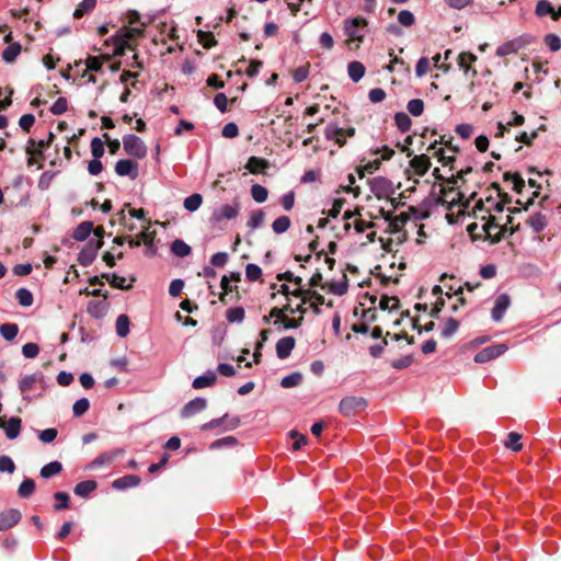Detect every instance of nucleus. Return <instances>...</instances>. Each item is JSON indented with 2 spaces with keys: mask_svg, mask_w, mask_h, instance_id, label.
<instances>
[{
  "mask_svg": "<svg viewBox=\"0 0 561 561\" xmlns=\"http://www.w3.org/2000/svg\"><path fill=\"white\" fill-rule=\"evenodd\" d=\"M394 123L401 133L410 130L412 126V121L410 116L404 112H398L394 114Z\"/></svg>",
  "mask_w": 561,
  "mask_h": 561,
  "instance_id": "obj_31",
  "label": "nucleus"
},
{
  "mask_svg": "<svg viewBox=\"0 0 561 561\" xmlns=\"http://www.w3.org/2000/svg\"><path fill=\"white\" fill-rule=\"evenodd\" d=\"M22 46L20 43H11L8 47L2 51V58L5 62L12 64L15 61L16 57L20 55Z\"/></svg>",
  "mask_w": 561,
  "mask_h": 561,
  "instance_id": "obj_27",
  "label": "nucleus"
},
{
  "mask_svg": "<svg viewBox=\"0 0 561 561\" xmlns=\"http://www.w3.org/2000/svg\"><path fill=\"white\" fill-rule=\"evenodd\" d=\"M285 312L294 313V310L289 304L285 305L283 308L274 307L270 311L271 318H276L274 324L277 325L279 323L284 324V318H286Z\"/></svg>",
  "mask_w": 561,
  "mask_h": 561,
  "instance_id": "obj_34",
  "label": "nucleus"
},
{
  "mask_svg": "<svg viewBox=\"0 0 561 561\" xmlns=\"http://www.w3.org/2000/svg\"><path fill=\"white\" fill-rule=\"evenodd\" d=\"M367 20L362 16H356L354 19H346L344 21V33L347 35V43L350 44L353 41L362 42L364 36L357 33L358 27H364L367 25Z\"/></svg>",
  "mask_w": 561,
  "mask_h": 561,
  "instance_id": "obj_5",
  "label": "nucleus"
},
{
  "mask_svg": "<svg viewBox=\"0 0 561 561\" xmlns=\"http://www.w3.org/2000/svg\"><path fill=\"white\" fill-rule=\"evenodd\" d=\"M380 165H381V160H379V159L369 161L364 167L357 168L358 176L362 179L365 176V173L371 174L375 171H377L380 168Z\"/></svg>",
  "mask_w": 561,
  "mask_h": 561,
  "instance_id": "obj_51",
  "label": "nucleus"
},
{
  "mask_svg": "<svg viewBox=\"0 0 561 561\" xmlns=\"http://www.w3.org/2000/svg\"><path fill=\"white\" fill-rule=\"evenodd\" d=\"M171 251L173 252L174 255L179 257H184L191 253L192 249L183 240L176 239L171 244Z\"/></svg>",
  "mask_w": 561,
  "mask_h": 561,
  "instance_id": "obj_35",
  "label": "nucleus"
},
{
  "mask_svg": "<svg viewBox=\"0 0 561 561\" xmlns=\"http://www.w3.org/2000/svg\"><path fill=\"white\" fill-rule=\"evenodd\" d=\"M140 478L136 474H127L113 482V488L117 490H125L128 488L137 486L140 483Z\"/></svg>",
  "mask_w": 561,
  "mask_h": 561,
  "instance_id": "obj_18",
  "label": "nucleus"
},
{
  "mask_svg": "<svg viewBox=\"0 0 561 561\" xmlns=\"http://www.w3.org/2000/svg\"><path fill=\"white\" fill-rule=\"evenodd\" d=\"M245 276L250 282H256L262 276V270L259 265L249 263L245 266Z\"/></svg>",
  "mask_w": 561,
  "mask_h": 561,
  "instance_id": "obj_54",
  "label": "nucleus"
},
{
  "mask_svg": "<svg viewBox=\"0 0 561 561\" xmlns=\"http://www.w3.org/2000/svg\"><path fill=\"white\" fill-rule=\"evenodd\" d=\"M296 345V340L293 336H285L276 343V354L280 359L287 358Z\"/></svg>",
  "mask_w": 561,
  "mask_h": 561,
  "instance_id": "obj_14",
  "label": "nucleus"
},
{
  "mask_svg": "<svg viewBox=\"0 0 561 561\" xmlns=\"http://www.w3.org/2000/svg\"><path fill=\"white\" fill-rule=\"evenodd\" d=\"M35 491V482L33 479L25 478L18 489V493L22 499L30 497Z\"/></svg>",
  "mask_w": 561,
  "mask_h": 561,
  "instance_id": "obj_38",
  "label": "nucleus"
},
{
  "mask_svg": "<svg viewBox=\"0 0 561 561\" xmlns=\"http://www.w3.org/2000/svg\"><path fill=\"white\" fill-rule=\"evenodd\" d=\"M115 172L119 176H129L135 180L138 176V164L129 159H122L116 162Z\"/></svg>",
  "mask_w": 561,
  "mask_h": 561,
  "instance_id": "obj_8",
  "label": "nucleus"
},
{
  "mask_svg": "<svg viewBox=\"0 0 561 561\" xmlns=\"http://www.w3.org/2000/svg\"><path fill=\"white\" fill-rule=\"evenodd\" d=\"M251 196L256 203H264L267 199L268 191L260 184H253L251 186Z\"/></svg>",
  "mask_w": 561,
  "mask_h": 561,
  "instance_id": "obj_46",
  "label": "nucleus"
},
{
  "mask_svg": "<svg viewBox=\"0 0 561 561\" xmlns=\"http://www.w3.org/2000/svg\"><path fill=\"white\" fill-rule=\"evenodd\" d=\"M217 380V376L213 371H208L207 374L203 376H198L193 381V387L195 389H202L205 387L213 386L215 381Z\"/></svg>",
  "mask_w": 561,
  "mask_h": 561,
  "instance_id": "obj_28",
  "label": "nucleus"
},
{
  "mask_svg": "<svg viewBox=\"0 0 561 561\" xmlns=\"http://www.w3.org/2000/svg\"><path fill=\"white\" fill-rule=\"evenodd\" d=\"M511 305V298L507 294L500 295L496 300L495 305L492 309V319L494 321H501L505 311Z\"/></svg>",
  "mask_w": 561,
  "mask_h": 561,
  "instance_id": "obj_13",
  "label": "nucleus"
},
{
  "mask_svg": "<svg viewBox=\"0 0 561 561\" xmlns=\"http://www.w3.org/2000/svg\"><path fill=\"white\" fill-rule=\"evenodd\" d=\"M96 488L98 483L94 480H85L79 482L75 486L73 492L80 497H88Z\"/></svg>",
  "mask_w": 561,
  "mask_h": 561,
  "instance_id": "obj_22",
  "label": "nucleus"
},
{
  "mask_svg": "<svg viewBox=\"0 0 561 561\" xmlns=\"http://www.w3.org/2000/svg\"><path fill=\"white\" fill-rule=\"evenodd\" d=\"M324 136L328 140H334L339 147H343L346 144V137L344 136V128L329 124L324 128Z\"/></svg>",
  "mask_w": 561,
  "mask_h": 561,
  "instance_id": "obj_15",
  "label": "nucleus"
},
{
  "mask_svg": "<svg viewBox=\"0 0 561 561\" xmlns=\"http://www.w3.org/2000/svg\"><path fill=\"white\" fill-rule=\"evenodd\" d=\"M22 420L18 416L10 417L4 427L5 435L9 439H15L21 432Z\"/></svg>",
  "mask_w": 561,
  "mask_h": 561,
  "instance_id": "obj_21",
  "label": "nucleus"
},
{
  "mask_svg": "<svg viewBox=\"0 0 561 561\" xmlns=\"http://www.w3.org/2000/svg\"><path fill=\"white\" fill-rule=\"evenodd\" d=\"M379 308L381 310H397L400 308V300L396 296L383 295L379 301Z\"/></svg>",
  "mask_w": 561,
  "mask_h": 561,
  "instance_id": "obj_40",
  "label": "nucleus"
},
{
  "mask_svg": "<svg viewBox=\"0 0 561 561\" xmlns=\"http://www.w3.org/2000/svg\"><path fill=\"white\" fill-rule=\"evenodd\" d=\"M543 42L551 51H558L561 48V38L554 33L547 34Z\"/></svg>",
  "mask_w": 561,
  "mask_h": 561,
  "instance_id": "obj_58",
  "label": "nucleus"
},
{
  "mask_svg": "<svg viewBox=\"0 0 561 561\" xmlns=\"http://www.w3.org/2000/svg\"><path fill=\"white\" fill-rule=\"evenodd\" d=\"M203 203V196L198 193H194L184 199V207L188 211L197 210Z\"/></svg>",
  "mask_w": 561,
  "mask_h": 561,
  "instance_id": "obj_43",
  "label": "nucleus"
},
{
  "mask_svg": "<svg viewBox=\"0 0 561 561\" xmlns=\"http://www.w3.org/2000/svg\"><path fill=\"white\" fill-rule=\"evenodd\" d=\"M526 224L531 227L535 232H541L547 227L548 220L546 215L535 213L527 219Z\"/></svg>",
  "mask_w": 561,
  "mask_h": 561,
  "instance_id": "obj_20",
  "label": "nucleus"
},
{
  "mask_svg": "<svg viewBox=\"0 0 561 561\" xmlns=\"http://www.w3.org/2000/svg\"><path fill=\"white\" fill-rule=\"evenodd\" d=\"M482 220H485V222L480 227L482 231L481 238H483V241H489L490 244H496L505 238L507 226L499 225L495 216L489 213L488 216L482 217Z\"/></svg>",
  "mask_w": 561,
  "mask_h": 561,
  "instance_id": "obj_1",
  "label": "nucleus"
},
{
  "mask_svg": "<svg viewBox=\"0 0 561 561\" xmlns=\"http://www.w3.org/2000/svg\"><path fill=\"white\" fill-rule=\"evenodd\" d=\"M477 60V56L473 55L472 53H461L459 56H458V65L461 69H463L465 72L469 71L470 70V66L469 64L470 62H473Z\"/></svg>",
  "mask_w": 561,
  "mask_h": 561,
  "instance_id": "obj_52",
  "label": "nucleus"
},
{
  "mask_svg": "<svg viewBox=\"0 0 561 561\" xmlns=\"http://www.w3.org/2000/svg\"><path fill=\"white\" fill-rule=\"evenodd\" d=\"M536 14L539 16H545L550 14L553 19L554 9L552 4L548 0H539L536 4Z\"/></svg>",
  "mask_w": 561,
  "mask_h": 561,
  "instance_id": "obj_47",
  "label": "nucleus"
},
{
  "mask_svg": "<svg viewBox=\"0 0 561 561\" xmlns=\"http://www.w3.org/2000/svg\"><path fill=\"white\" fill-rule=\"evenodd\" d=\"M96 5V0H82L73 12L75 19H81L92 12Z\"/></svg>",
  "mask_w": 561,
  "mask_h": 561,
  "instance_id": "obj_29",
  "label": "nucleus"
},
{
  "mask_svg": "<svg viewBox=\"0 0 561 561\" xmlns=\"http://www.w3.org/2000/svg\"><path fill=\"white\" fill-rule=\"evenodd\" d=\"M124 454V450L121 449V448H117V449H113V450H110V451H106V453H103V454H100L93 461H92V466L93 467H102V466H107V465H111L112 462L115 461V459L118 457V456H122Z\"/></svg>",
  "mask_w": 561,
  "mask_h": 561,
  "instance_id": "obj_16",
  "label": "nucleus"
},
{
  "mask_svg": "<svg viewBox=\"0 0 561 561\" xmlns=\"http://www.w3.org/2000/svg\"><path fill=\"white\" fill-rule=\"evenodd\" d=\"M115 329L119 337H126L129 333V318L126 314H119L116 319Z\"/></svg>",
  "mask_w": 561,
  "mask_h": 561,
  "instance_id": "obj_33",
  "label": "nucleus"
},
{
  "mask_svg": "<svg viewBox=\"0 0 561 561\" xmlns=\"http://www.w3.org/2000/svg\"><path fill=\"white\" fill-rule=\"evenodd\" d=\"M302 374L299 371L291 373L290 375L284 377L280 381V386L283 388H291L299 386L302 381Z\"/></svg>",
  "mask_w": 561,
  "mask_h": 561,
  "instance_id": "obj_44",
  "label": "nucleus"
},
{
  "mask_svg": "<svg viewBox=\"0 0 561 561\" xmlns=\"http://www.w3.org/2000/svg\"><path fill=\"white\" fill-rule=\"evenodd\" d=\"M19 333V327L15 323H4L0 325V334L7 341H12Z\"/></svg>",
  "mask_w": 561,
  "mask_h": 561,
  "instance_id": "obj_39",
  "label": "nucleus"
},
{
  "mask_svg": "<svg viewBox=\"0 0 561 561\" xmlns=\"http://www.w3.org/2000/svg\"><path fill=\"white\" fill-rule=\"evenodd\" d=\"M503 180L505 182L512 181L513 182V190L517 194L523 193V188L525 187V181L522 178V175L518 172L512 173V172H505L503 174Z\"/></svg>",
  "mask_w": 561,
  "mask_h": 561,
  "instance_id": "obj_25",
  "label": "nucleus"
},
{
  "mask_svg": "<svg viewBox=\"0 0 561 561\" xmlns=\"http://www.w3.org/2000/svg\"><path fill=\"white\" fill-rule=\"evenodd\" d=\"M206 407H207L206 399L195 398L194 400H191L183 407V409L181 411V416L182 417H191L194 414L204 411L206 409Z\"/></svg>",
  "mask_w": 561,
  "mask_h": 561,
  "instance_id": "obj_11",
  "label": "nucleus"
},
{
  "mask_svg": "<svg viewBox=\"0 0 561 561\" xmlns=\"http://www.w3.org/2000/svg\"><path fill=\"white\" fill-rule=\"evenodd\" d=\"M197 38L204 48L209 49L217 45V41L211 32L198 31Z\"/></svg>",
  "mask_w": 561,
  "mask_h": 561,
  "instance_id": "obj_45",
  "label": "nucleus"
},
{
  "mask_svg": "<svg viewBox=\"0 0 561 561\" xmlns=\"http://www.w3.org/2000/svg\"><path fill=\"white\" fill-rule=\"evenodd\" d=\"M134 34L142 35V31L138 28H129L126 30L122 37L116 39L114 50L115 56H124L127 48L134 49L129 44V39L134 36Z\"/></svg>",
  "mask_w": 561,
  "mask_h": 561,
  "instance_id": "obj_10",
  "label": "nucleus"
},
{
  "mask_svg": "<svg viewBox=\"0 0 561 561\" xmlns=\"http://www.w3.org/2000/svg\"><path fill=\"white\" fill-rule=\"evenodd\" d=\"M93 230L92 221H82L73 231L72 238L77 241H84Z\"/></svg>",
  "mask_w": 561,
  "mask_h": 561,
  "instance_id": "obj_24",
  "label": "nucleus"
},
{
  "mask_svg": "<svg viewBox=\"0 0 561 561\" xmlns=\"http://www.w3.org/2000/svg\"><path fill=\"white\" fill-rule=\"evenodd\" d=\"M110 59H111V56H108V55H103L101 57L89 56L85 61V65L89 70L98 72L102 69L103 61H107Z\"/></svg>",
  "mask_w": 561,
  "mask_h": 561,
  "instance_id": "obj_41",
  "label": "nucleus"
},
{
  "mask_svg": "<svg viewBox=\"0 0 561 561\" xmlns=\"http://www.w3.org/2000/svg\"><path fill=\"white\" fill-rule=\"evenodd\" d=\"M55 500L59 501L58 504L54 505L55 511H62L69 508V494L66 492H56L54 494Z\"/></svg>",
  "mask_w": 561,
  "mask_h": 561,
  "instance_id": "obj_61",
  "label": "nucleus"
},
{
  "mask_svg": "<svg viewBox=\"0 0 561 561\" xmlns=\"http://www.w3.org/2000/svg\"><path fill=\"white\" fill-rule=\"evenodd\" d=\"M89 408H90L89 400L87 398H81V399L77 400L72 407L73 415L77 417H80L88 412Z\"/></svg>",
  "mask_w": 561,
  "mask_h": 561,
  "instance_id": "obj_50",
  "label": "nucleus"
},
{
  "mask_svg": "<svg viewBox=\"0 0 561 561\" xmlns=\"http://www.w3.org/2000/svg\"><path fill=\"white\" fill-rule=\"evenodd\" d=\"M21 512L15 508H9L0 513V531H5L15 526L21 520Z\"/></svg>",
  "mask_w": 561,
  "mask_h": 561,
  "instance_id": "obj_9",
  "label": "nucleus"
},
{
  "mask_svg": "<svg viewBox=\"0 0 561 561\" xmlns=\"http://www.w3.org/2000/svg\"><path fill=\"white\" fill-rule=\"evenodd\" d=\"M522 435L517 432H511L507 435V438L504 443L505 447L512 449L513 451H519L523 449V444L520 443Z\"/></svg>",
  "mask_w": 561,
  "mask_h": 561,
  "instance_id": "obj_36",
  "label": "nucleus"
},
{
  "mask_svg": "<svg viewBox=\"0 0 561 561\" xmlns=\"http://www.w3.org/2000/svg\"><path fill=\"white\" fill-rule=\"evenodd\" d=\"M459 328V321L454 319V318H449L447 319L445 325H444V329L442 331V336L445 337V339H449Z\"/></svg>",
  "mask_w": 561,
  "mask_h": 561,
  "instance_id": "obj_57",
  "label": "nucleus"
},
{
  "mask_svg": "<svg viewBox=\"0 0 561 561\" xmlns=\"http://www.w3.org/2000/svg\"><path fill=\"white\" fill-rule=\"evenodd\" d=\"M268 167L270 162L266 159L254 156L250 157L245 164V168L252 174H257L259 172L266 170Z\"/></svg>",
  "mask_w": 561,
  "mask_h": 561,
  "instance_id": "obj_19",
  "label": "nucleus"
},
{
  "mask_svg": "<svg viewBox=\"0 0 561 561\" xmlns=\"http://www.w3.org/2000/svg\"><path fill=\"white\" fill-rule=\"evenodd\" d=\"M367 400L363 397L348 396L341 400L339 412L344 416H354L367 408Z\"/></svg>",
  "mask_w": 561,
  "mask_h": 561,
  "instance_id": "obj_2",
  "label": "nucleus"
},
{
  "mask_svg": "<svg viewBox=\"0 0 561 561\" xmlns=\"http://www.w3.org/2000/svg\"><path fill=\"white\" fill-rule=\"evenodd\" d=\"M61 470H62L61 462L55 460V461H51V462L45 465L41 469V477L44 479H49V478L60 473Z\"/></svg>",
  "mask_w": 561,
  "mask_h": 561,
  "instance_id": "obj_30",
  "label": "nucleus"
},
{
  "mask_svg": "<svg viewBox=\"0 0 561 561\" xmlns=\"http://www.w3.org/2000/svg\"><path fill=\"white\" fill-rule=\"evenodd\" d=\"M307 293H308V300L309 299H312L313 301L310 304V308L312 309L313 313L314 314H320L321 313V309H320V306L325 304V299L324 297L319 294L318 291L316 290H311V289H307Z\"/></svg>",
  "mask_w": 561,
  "mask_h": 561,
  "instance_id": "obj_32",
  "label": "nucleus"
},
{
  "mask_svg": "<svg viewBox=\"0 0 561 561\" xmlns=\"http://www.w3.org/2000/svg\"><path fill=\"white\" fill-rule=\"evenodd\" d=\"M239 214V206H232V205H224L219 209L215 210L213 214V218L215 221H221L222 219H233Z\"/></svg>",
  "mask_w": 561,
  "mask_h": 561,
  "instance_id": "obj_17",
  "label": "nucleus"
},
{
  "mask_svg": "<svg viewBox=\"0 0 561 561\" xmlns=\"http://www.w3.org/2000/svg\"><path fill=\"white\" fill-rule=\"evenodd\" d=\"M68 110L67 99L64 96L58 98L50 107L54 115H61Z\"/></svg>",
  "mask_w": 561,
  "mask_h": 561,
  "instance_id": "obj_62",
  "label": "nucleus"
},
{
  "mask_svg": "<svg viewBox=\"0 0 561 561\" xmlns=\"http://www.w3.org/2000/svg\"><path fill=\"white\" fill-rule=\"evenodd\" d=\"M291 225L290 218L288 216H280L276 218L272 224V229L276 234H280L286 232Z\"/></svg>",
  "mask_w": 561,
  "mask_h": 561,
  "instance_id": "obj_37",
  "label": "nucleus"
},
{
  "mask_svg": "<svg viewBox=\"0 0 561 561\" xmlns=\"http://www.w3.org/2000/svg\"><path fill=\"white\" fill-rule=\"evenodd\" d=\"M106 304L103 301H90L88 305V312L94 318H100L106 310Z\"/></svg>",
  "mask_w": 561,
  "mask_h": 561,
  "instance_id": "obj_48",
  "label": "nucleus"
},
{
  "mask_svg": "<svg viewBox=\"0 0 561 561\" xmlns=\"http://www.w3.org/2000/svg\"><path fill=\"white\" fill-rule=\"evenodd\" d=\"M506 351H507V346L505 344H496V345L488 346L476 354L474 362L479 363V364L488 363L492 359H495L496 357H499Z\"/></svg>",
  "mask_w": 561,
  "mask_h": 561,
  "instance_id": "obj_7",
  "label": "nucleus"
},
{
  "mask_svg": "<svg viewBox=\"0 0 561 561\" xmlns=\"http://www.w3.org/2000/svg\"><path fill=\"white\" fill-rule=\"evenodd\" d=\"M431 165H432L431 159L427 154L414 156L410 160V167L420 176L425 175L426 172L430 170Z\"/></svg>",
  "mask_w": 561,
  "mask_h": 561,
  "instance_id": "obj_12",
  "label": "nucleus"
},
{
  "mask_svg": "<svg viewBox=\"0 0 561 561\" xmlns=\"http://www.w3.org/2000/svg\"><path fill=\"white\" fill-rule=\"evenodd\" d=\"M264 221V211L259 209L254 210L250 215V219L248 220V226L255 229L259 228Z\"/></svg>",
  "mask_w": 561,
  "mask_h": 561,
  "instance_id": "obj_64",
  "label": "nucleus"
},
{
  "mask_svg": "<svg viewBox=\"0 0 561 561\" xmlns=\"http://www.w3.org/2000/svg\"><path fill=\"white\" fill-rule=\"evenodd\" d=\"M371 192L380 199L388 194L393 193L392 182L383 176H377L368 181Z\"/></svg>",
  "mask_w": 561,
  "mask_h": 561,
  "instance_id": "obj_6",
  "label": "nucleus"
},
{
  "mask_svg": "<svg viewBox=\"0 0 561 561\" xmlns=\"http://www.w3.org/2000/svg\"><path fill=\"white\" fill-rule=\"evenodd\" d=\"M91 153L93 159H100L104 154V144L99 137L91 140Z\"/></svg>",
  "mask_w": 561,
  "mask_h": 561,
  "instance_id": "obj_63",
  "label": "nucleus"
},
{
  "mask_svg": "<svg viewBox=\"0 0 561 561\" xmlns=\"http://www.w3.org/2000/svg\"><path fill=\"white\" fill-rule=\"evenodd\" d=\"M327 288L330 289L331 293L343 296L347 293L348 289V278L345 273H343L342 280L340 282H329L327 283Z\"/></svg>",
  "mask_w": 561,
  "mask_h": 561,
  "instance_id": "obj_23",
  "label": "nucleus"
},
{
  "mask_svg": "<svg viewBox=\"0 0 561 561\" xmlns=\"http://www.w3.org/2000/svg\"><path fill=\"white\" fill-rule=\"evenodd\" d=\"M244 309L242 307H233L227 310V320L229 322H241L244 319Z\"/></svg>",
  "mask_w": 561,
  "mask_h": 561,
  "instance_id": "obj_56",
  "label": "nucleus"
},
{
  "mask_svg": "<svg viewBox=\"0 0 561 561\" xmlns=\"http://www.w3.org/2000/svg\"><path fill=\"white\" fill-rule=\"evenodd\" d=\"M398 22L405 27H410L415 23L414 14L409 10H402L398 14Z\"/></svg>",
  "mask_w": 561,
  "mask_h": 561,
  "instance_id": "obj_60",
  "label": "nucleus"
},
{
  "mask_svg": "<svg viewBox=\"0 0 561 561\" xmlns=\"http://www.w3.org/2000/svg\"><path fill=\"white\" fill-rule=\"evenodd\" d=\"M15 297L22 307H31L33 305V294L26 288H19Z\"/></svg>",
  "mask_w": 561,
  "mask_h": 561,
  "instance_id": "obj_42",
  "label": "nucleus"
},
{
  "mask_svg": "<svg viewBox=\"0 0 561 561\" xmlns=\"http://www.w3.org/2000/svg\"><path fill=\"white\" fill-rule=\"evenodd\" d=\"M238 444V439L234 436H226L219 439H216L210 444V449H219L224 446L233 447Z\"/></svg>",
  "mask_w": 561,
  "mask_h": 561,
  "instance_id": "obj_53",
  "label": "nucleus"
},
{
  "mask_svg": "<svg viewBox=\"0 0 561 561\" xmlns=\"http://www.w3.org/2000/svg\"><path fill=\"white\" fill-rule=\"evenodd\" d=\"M407 108L411 115L420 116L424 111V102L421 99H413L408 102Z\"/></svg>",
  "mask_w": 561,
  "mask_h": 561,
  "instance_id": "obj_55",
  "label": "nucleus"
},
{
  "mask_svg": "<svg viewBox=\"0 0 561 561\" xmlns=\"http://www.w3.org/2000/svg\"><path fill=\"white\" fill-rule=\"evenodd\" d=\"M124 150L128 156L136 159H144L147 156L146 144L136 135L128 134L123 137Z\"/></svg>",
  "mask_w": 561,
  "mask_h": 561,
  "instance_id": "obj_3",
  "label": "nucleus"
},
{
  "mask_svg": "<svg viewBox=\"0 0 561 561\" xmlns=\"http://www.w3.org/2000/svg\"><path fill=\"white\" fill-rule=\"evenodd\" d=\"M365 66L360 61H351L347 66L350 78L358 82L365 75Z\"/></svg>",
  "mask_w": 561,
  "mask_h": 561,
  "instance_id": "obj_26",
  "label": "nucleus"
},
{
  "mask_svg": "<svg viewBox=\"0 0 561 561\" xmlns=\"http://www.w3.org/2000/svg\"><path fill=\"white\" fill-rule=\"evenodd\" d=\"M546 126L541 125L537 130H534L531 134H528L526 131H522L519 135L516 136V140L518 142H523L526 146H531L534 139L538 137V130H545Z\"/></svg>",
  "mask_w": 561,
  "mask_h": 561,
  "instance_id": "obj_49",
  "label": "nucleus"
},
{
  "mask_svg": "<svg viewBox=\"0 0 561 561\" xmlns=\"http://www.w3.org/2000/svg\"><path fill=\"white\" fill-rule=\"evenodd\" d=\"M310 64L307 62L304 66L298 67L293 72V79L296 83L305 81L309 76Z\"/></svg>",
  "mask_w": 561,
  "mask_h": 561,
  "instance_id": "obj_59",
  "label": "nucleus"
},
{
  "mask_svg": "<svg viewBox=\"0 0 561 561\" xmlns=\"http://www.w3.org/2000/svg\"><path fill=\"white\" fill-rule=\"evenodd\" d=\"M103 240H90L83 247L78 255V262L82 266H89L98 255V251L103 247Z\"/></svg>",
  "mask_w": 561,
  "mask_h": 561,
  "instance_id": "obj_4",
  "label": "nucleus"
}]
</instances>
